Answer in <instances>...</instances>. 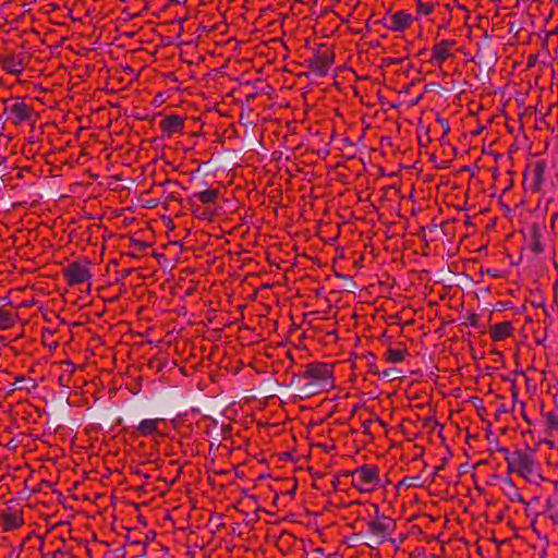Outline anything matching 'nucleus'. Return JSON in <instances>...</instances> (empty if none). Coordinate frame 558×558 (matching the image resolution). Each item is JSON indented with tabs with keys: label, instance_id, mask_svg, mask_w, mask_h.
<instances>
[{
	"label": "nucleus",
	"instance_id": "obj_6",
	"mask_svg": "<svg viewBox=\"0 0 558 558\" xmlns=\"http://www.w3.org/2000/svg\"><path fill=\"white\" fill-rule=\"evenodd\" d=\"M335 61L333 52L329 49H322L314 52L313 57L305 62L307 69L319 77L328 74L331 64Z\"/></svg>",
	"mask_w": 558,
	"mask_h": 558
},
{
	"label": "nucleus",
	"instance_id": "obj_10",
	"mask_svg": "<svg viewBox=\"0 0 558 558\" xmlns=\"http://www.w3.org/2000/svg\"><path fill=\"white\" fill-rule=\"evenodd\" d=\"M454 40L448 39H444L439 43H436L432 48V56L429 62L437 66H441L445 61H447L449 58L453 56L451 49L454 47Z\"/></svg>",
	"mask_w": 558,
	"mask_h": 558
},
{
	"label": "nucleus",
	"instance_id": "obj_25",
	"mask_svg": "<svg viewBox=\"0 0 558 558\" xmlns=\"http://www.w3.org/2000/svg\"><path fill=\"white\" fill-rule=\"evenodd\" d=\"M398 371L397 368H386L383 372L379 373L378 376L383 378H389L390 380L398 378Z\"/></svg>",
	"mask_w": 558,
	"mask_h": 558
},
{
	"label": "nucleus",
	"instance_id": "obj_17",
	"mask_svg": "<svg viewBox=\"0 0 558 558\" xmlns=\"http://www.w3.org/2000/svg\"><path fill=\"white\" fill-rule=\"evenodd\" d=\"M489 332H490V337H492L493 341H495V342L502 341L512 336V333H513L512 323L507 320L501 324H496L490 327Z\"/></svg>",
	"mask_w": 558,
	"mask_h": 558
},
{
	"label": "nucleus",
	"instance_id": "obj_26",
	"mask_svg": "<svg viewBox=\"0 0 558 558\" xmlns=\"http://www.w3.org/2000/svg\"><path fill=\"white\" fill-rule=\"evenodd\" d=\"M385 62L387 65H400L403 62V58H387Z\"/></svg>",
	"mask_w": 558,
	"mask_h": 558
},
{
	"label": "nucleus",
	"instance_id": "obj_9",
	"mask_svg": "<svg viewBox=\"0 0 558 558\" xmlns=\"http://www.w3.org/2000/svg\"><path fill=\"white\" fill-rule=\"evenodd\" d=\"M392 521L384 515L377 514L375 519L367 522V533L383 542L392 529Z\"/></svg>",
	"mask_w": 558,
	"mask_h": 558
},
{
	"label": "nucleus",
	"instance_id": "obj_24",
	"mask_svg": "<svg viewBox=\"0 0 558 558\" xmlns=\"http://www.w3.org/2000/svg\"><path fill=\"white\" fill-rule=\"evenodd\" d=\"M420 476H405L399 485H404L407 487H421L422 483L420 482Z\"/></svg>",
	"mask_w": 558,
	"mask_h": 558
},
{
	"label": "nucleus",
	"instance_id": "obj_35",
	"mask_svg": "<svg viewBox=\"0 0 558 558\" xmlns=\"http://www.w3.org/2000/svg\"><path fill=\"white\" fill-rule=\"evenodd\" d=\"M134 242H135L134 244H135L136 246H138L140 248H142L143 244H142L141 242H138V241H134Z\"/></svg>",
	"mask_w": 558,
	"mask_h": 558
},
{
	"label": "nucleus",
	"instance_id": "obj_32",
	"mask_svg": "<svg viewBox=\"0 0 558 558\" xmlns=\"http://www.w3.org/2000/svg\"><path fill=\"white\" fill-rule=\"evenodd\" d=\"M470 324L471 325H475L476 324V316L475 315H472L471 318H470Z\"/></svg>",
	"mask_w": 558,
	"mask_h": 558
},
{
	"label": "nucleus",
	"instance_id": "obj_22",
	"mask_svg": "<svg viewBox=\"0 0 558 558\" xmlns=\"http://www.w3.org/2000/svg\"><path fill=\"white\" fill-rule=\"evenodd\" d=\"M531 250L535 254H541L544 251V247L541 242V235L537 231H534L531 239Z\"/></svg>",
	"mask_w": 558,
	"mask_h": 558
},
{
	"label": "nucleus",
	"instance_id": "obj_20",
	"mask_svg": "<svg viewBox=\"0 0 558 558\" xmlns=\"http://www.w3.org/2000/svg\"><path fill=\"white\" fill-rule=\"evenodd\" d=\"M408 354V351L395 349V348H388L385 352L384 359L387 363L396 364L400 363L404 360L405 355Z\"/></svg>",
	"mask_w": 558,
	"mask_h": 558
},
{
	"label": "nucleus",
	"instance_id": "obj_36",
	"mask_svg": "<svg viewBox=\"0 0 558 558\" xmlns=\"http://www.w3.org/2000/svg\"><path fill=\"white\" fill-rule=\"evenodd\" d=\"M3 133H2V128H0V138L2 137Z\"/></svg>",
	"mask_w": 558,
	"mask_h": 558
},
{
	"label": "nucleus",
	"instance_id": "obj_12",
	"mask_svg": "<svg viewBox=\"0 0 558 558\" xmlns=\"http://www.w3.org/2000/svg\"><path fill=\"white\" fill-rule=\"evenodd\" d=\"M24 523L21 511L14 508H7L0 512V525L3 531H13Z\"/></svg>",
	"mask_w": 558,
	"mask_h": 558
},
{
	"label": "nucleus",
	"instance_id": "obj_3",
	"mask_svg": "<svg viewBox=\"0 0 558 558\" xmlns=\"http://www.w3.org/2000/svg\"><path fill=\"white\" fill-rule=\"evenodd\" d=\"M343 476L350 477L352 487L363 494L375 492L380 487L379 469L373 464H363L353 471H347Z\"/></svg>",
	"mask_w": 558,
	"mask_h": 558
},
{
	"label": "nucleus",
	"instance_id": "obj_1",
	"mask_svg": "<svg viewBox=\"0 0 558 558\" xmlns=\"http://www.w3.org/2000/svg\"><path fill=\"white\" fill-rule=\"evenodd\" d=\"M301 398L327 391L333 387V367L327 363H310L304 366V371L294 376Z\"/></svg>",
	"mask_w": 558,
	"mask_h": 558
},
{
	"label": "nucleus",
	"instance_id": "obj_4",
	"mask_svg": "<svg viewBox=\"0 0 558 558\" xmlns=\"http://www.w3.org/2000/svg\"><path fill=\"white\" fill-rule=\"evenodd\" d=\"M4 112L8 120L14 125L25 122L35 123L37 114L32 105L21 98H11L4 101Z\"/></svg>",
	"mask_w": 558,
	"mask_h": 558
},
{
	"label": "nucleus",
	"instance_id": "obj_18",
	"mask_svg": "<svg viewBox=\"0 0 558 558\" xmlns=\"http://www.w3.org/2000/svg\"><path fill=\"white\" fill-rule=\"evenodd\" d=\"M219 196V190L217 189H206L201 192H195L190 196L189 203L191 206H194V201H198L202 204L208 205L213 204L217 201Z\"/></svg>",
	"mask_w": 558,
	"mask_h": 558
},
{
	"label": "nucleus",
	"instance_id": "obj_8",
	"mask_svg": "<svg viewBox=\"0 0 558 558\" xmlns=\"http://www.w3.org/2000/svg\"><path fill=\"white\" fill-rule=\"evenodd\" d=\"M63 276L69 286L81 284L92 278L89 269L78 262H73L64 268Z\"/></svg>",
	"mask_w": 558,
	"mask_h": 558
},
{
	"label": "nucleus",
	"instance_id": "obj_5",
	"mask_svg": "<svg viewBox=\"0 0 558 558\" xmlns=\"http://www.w3.org/2000/svg\"><path fill=\"white\" fill-rule=\"evenodd\" d=\"M547 163L545 160H536L529 165L523 172V186L533 193L539 192L544 182Z\"/></svg>",
	"mask_w": 558,
	"mask_h": 558
},
{
	"label": "nucleus",
	"instance_id": "obj_14",
	"mask_svg": "<svg viewBox=\"0 0 558 558\" xmlns=\"http://www.w3.org/2000/svg\"><path fill=\"white\" fill-rule=\"evenodd\" d=\"M412 21L413 19L409 13L404 11H397L389 17L386 26L393 32H403L410 27Z\"/></svg>",
	"mask_w": 558,
	"mask_h": 558
},
{
	"label": "nucleus",
	"instance_id": "obj_28",
	"mask_svg": "<svg viewBox=\"0 0 558 558\" xmlns=\"http://www.w3.org/2000/svg\"><path fill=\"white\" fill-rule=\"evenodd\" d=\"M439 121H440V123L442 124V128L445 129V131H446V132H448V131H449L448 122H447V121H445V120H439Z\"/></svg>",
	"mask_w": 558,
	"mask_h": 558
},
{
	"label": "nucleus",
	"instance_id": "obj_11",
	"mask_svg": "<svg viewBox=\"0 0 558 558\" xmlns=\"http://www.w3.org/2000/svg\"><path fill=\"white\" fill-rule=\"evenodd\" d=\"M184 120L185 119L183 117L178 114H170L159 122V128L165 136L172 137L175 134L183 133Z\"/></svg>",
	"mask_w": 558,
	"mask_h": 558
},
{
	"label": "nucleus",
	"instance_id": "obj_21",
	"mask_svg": "<svg viewBox=\"0 0 558 558\" xmlns=\"http://www.w3.org/2000/svg\"><path fill=\"white\" fill-rule=\"evenodd\" d=\"M435 4L432 2H422L417 0L416 2V12L418 15L427 16L434 12Z\"/></svg>",
	"mask_w": 558,
	"mask_h": 558
},
{
	"label": "nucleus",
	"instance_id": "obj_37",
	"mask_svg": "<svg viewBox=\"0 0 558 558\" xmlns=\"http://www.w3.org/2000/svg\"><path fill=\"white\" fill-rule=\"evenodd\" d=\"M444 232H445L446 234H449L451 231H449V230H444Z\"/></svg>",
	"mask_w": 558,
	"mask_h": 558
},
{
	"label": "nucleus",
	"instance_id": "obj_30",
	"mask_svg": "<svg viewBox=\"0 0 558 558\" xmlns=\"http://www.w3.org/2000/svg\"><path fill=\"white\" fill-rule=\"evenodd\" d=\"M439 121H440V123L442 124V128L445 129V131H446V132H448V131H449L448 122H447V121H445V120H439Z\"/></svg>",
	"mask_w": 558,
	"mask_h": 558
},
{
	"label": "nucleus",
	"instance_id": "obj_31",
	"mask_svg": "<svg viewBox=\"0 0 558 558\" xmlns=\"http://www.w3.org/2000/svg\"><path fill=\"white\" fill-rule=\"evenodd\" d=\"M423 456V449L420 448V451L413 457V460H417L418 458H421Z\"/></svg>",
	"mask_w": 558,
	"mask_h": 558
},
{
	"label": "nucleus",
	"instance_id": "obj_33",
	"mask_svg": "<svg viewBox=\"0 0 558 558\" xmlns=\"http://www.w3.org/2000/svg\"><path fill=\"white\" fill-rule=\"evenodd\" d=\"M522 417L529 425H531V421L529 420L527 415H525L524 412L522 413Z\"/></svg>",
	"mask_w": 558,
	"mask_h": 558
},
{
	"label": "nucleus",
	"instance_id": "obj_15",
	"mask_svg": "<svg viewBox=\"0 0 558 558\" xmlns=\"http://www.w3.org/2000/svg\"><path fill=\"white\" fill-rule=\"evenodd\" d=\"M542 420L545 434L550 438H558V413L542 412Z\"/></svg>",
	"mask_w": 558,
	"mask_h": 558
},
{
	"label": "nucleus",
	"instance_id": "obj_29",
	"mask_svg": "<svg viewBox=\"0 0 558 558\" xmlns=\"http://www.w3.org/2000/svg\"><path fill=\"white\" fill-rule=\"evenodd\" d=\"M439 121H440V123L442 124V128L445 129V131H446V132H448V131H449L448 122H447V121H445V120H439Z\"/></svg>",
	"mask_w": 558,
	"mask_h": 558
},
{
	"label": "nucleus",
	"instance_id": "obj_2",
	"mask_svg": "<svg viewBox=\"0 0 558 558\" xmlns=\"http://www.w3.org/2000/svg\"><path fill=\"white\" fill-rule=\"evenodd\" d=\"M506 452L505 460L508 465L509 472H515L525 481L537 484L542 480V475L538 471L535 462L534 452L530 449L526 450H514L510 452L504 449Z\"/></svg>",
	"mask_w": 558,
	"mask_h": 558
},
{
	"label": "nucleus",
	"instance_id": "obj_34",
	"mask_svg": "<svg viewBox=\"0 0 558 558\" xmlns=\"http://www.w3.org/2000/svg\"><path fill=\"white\" fill-rule=\"evenodd\" d=\"M549 518H550L551 520L557 521V520H558V514H557V515L550 514V515H549Z\"/></svg>",
	"mask_w": 558,
	"mask_h": 558
},
{
	"label": "nucleus",
	"instance_id": "obj_27",
	"mask_svg": "<svg viewBox=\"0 0 558 558\" xmlns=\"http://www.w3.org/2000/svg\"><path fill=\"white\" fill-rule=\"evenodd\" d=\"M368 372L374 375H379V373H380L378 366L374 363L368 364Z\"/></svg>",
	"mask_w": 558,
	"mask_h": 558
},
{
	"label": "nucleus",
	"instance_id": "obj_16",
	"mask_svg": "<svg viewBox=\"0 0 558 558\" xmlns=\"http://www.w3.org/2000/svg\"><path fill=\"white\" fill-rule=\"evenodd\" d=\"M1 69L9 74L20 75L24 71V64L20 58L14 54H8L0 61Z\"/></svg>",
	"mask_w": 558,
	"mask_h": 558
},
{
	"label": "nucleus",
	"instance_id": "obj_7",
	"mask_svg": "<svg viewBox=\"0 0 558 558\" xmlns=\"http://www.w3.org/2000/svg\"><path fill=\"white\" fill-rule=\"evenodd\" d=\"M167 423L163 418H145L136 426L134 435L137 437H163Z\"/></svg>",
	"mask_w": 558,
	"mask_h": 558
},
{
	"label": "nucleus",
	"instance_id": "obj_19",
	"mask_svg": "<svg viewBox=\"0 0 558 558\" xmlns=\"http://www.w3.org/2000/svg\"><path fill=\"white\" fill-rule=\"evenodd\" d=\"M160 186L163 189V194H166V201H178V191L181 189L180 182L166 180L160 183Z\"/></svg>",
	"mask_w": 558,
	"mask_h": 558
},
{
	"label": "nucleus",
	"instance_id": "obj_23",
	"mask_svg": "<svg viewBox=\"0 0 558 558\" xmlns=\"http://www.w3.org/2000/svg\"><path fill=\"white\" fill-rule=\"evenodd\" d=\"M509 486L511 488V492L507 493V495L509 496L510 500L513 502L525 504V500L523 499L522 495L513 486L511 481H509Z\"/></svg>",
	"mask_w": 558,
	"mask_h": 558
},
{
	"label": "nucleus",
	"instance_id": "obj_13",
	"mask_svg": "<svg viewBox=\"0 0 558 558\" xmlns=\"http://www.w3.org/2000/svg\"><path fill=\"white\" fill-rule=\"evenodd\" d=\"M17 315L14 306L5 299H0V330L14 326Z\"/></svg>",
	"mask_w": 558,
	"mask_h": 558
}]
</instances>
